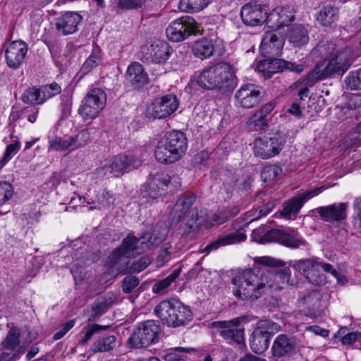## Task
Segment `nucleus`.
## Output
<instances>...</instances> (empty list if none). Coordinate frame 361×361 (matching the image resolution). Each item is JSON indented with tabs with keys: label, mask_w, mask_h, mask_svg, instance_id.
I'll use <instances>...</instances> for the list:
<instances>
[{
	"label": "nucleus",
	"mask_w": 361,
	"mask_h": 361,
	"mask_svg": "<svg viewBox=\"0 0 361 361\" xmlns=\"http://www.w3.org/2000/svg\"><path fill=\"white\" fill-rule=\"evenodd\" d=\"M329 58L319 63L305 78L304 82L313 86L317 82L326 78L342 76L349 68L352 62L353 49L350 47L337 48L329 43L326 48Z\"/></svg>",
	"instance_id": "nucleus-1"
},
{
	"label": "nucleus",
	"mask_w": 361,
	"mask_h": 361,
	"mask_svg": "<svg viewBox=\"0 0 361 361\" xmlns=\"http://www.w3.org/2000/svg\"><path fill=\"white\" fill-rule=\"evenodd\" d=\"M192 80L204 90H216L224 94L231 92L237 86L233 68L226 62L208 66L195 72Z\"/></svg>",
	"instance_id": "nucleus-2"
},
{
	"label": "nucleus",
	"mask_w": 361,
	"mask_h": 361,
	"mask_svg": "<svg viewBox=\"0 0 361 361\" xmlns=\"http://www.w3.org/2000/svg\"><path fill=\"white\" fill-rule=\"evenodd\" d=\"M269 274L246 270L233 279V292L236 298L243 300H257L269 288Z\"/></svg>",
	"instance_id": "nucleus-3"
},
{
	"label": "nucleus",
	"mask_w": 361,
	"mask_h": 361,
	"mask_svg": "<svg viewBox=\"0 0 361 361\" xmlns=\"http://www.w3.org/2000/svg\"><path fill=\"white\" fill-rule=\"evenodd\" d=\"M188 140L179 130L168 132L158 142L154 150L156 159L161 164H172L178 161L185 153Z\"/></svg>",
	"instance_id": "nucleus-4"
},
{
	"label": "nucleus",
	"mask_w": 361,
	"mask_h": 361,
	"mask_svg": "<svg viewBox=\"0 0 361 361\" xmlns=\"http://www.w3.org/2000/svg\"><path fill=\"white\" fill-rule=\"evenodd\" d=\"M154 312L163 324L173 328L187 325L193 317L190 307L176 298L160 302L155 307Z\"/></svg>",
	"instance_id": "nucleus-5"
},
{
	"label": "nucleus",
	"mask_w": 361,
	"mask_h": 361,
	"mask_svg": "<svg viewBox=\"0 0 361 361\" xmlns=\"http://www.w3.org/2000/svg\"><path fill=\"white\" fill-rule=\"evenodd\" d=\"M252 238L253 241L261 244L275 241L293 249L306 247L307 245L306 240L300 233L293 229L283 231L279 228H273L265 231L264 227H259L253 231Z\"/></svg>",
	"instance_id": "nucleus-6"
},
{
	"label": "nucleus",
	"mask_w": 361,
	"mask_h": 361,
	"mask_svg": "<svg viewBox=\"0 0 361 361\" xmlns=\"http://www.w3.org/2000/svg\"><path fill=\"white\" fill-rule=\"evenodd\" d=\"M196 200V196L191 193L182 195L176 201L173 209V221L178 224L181 222L183 233L186 235L195 230V224L198 220L197 210L191 207Z\"/></svg>",
	"instance_id": "nucleus-7"
},
{
	"label": "nucleus",
	"mask_w": 361,
	"mask_h": 361,
	"mask_svg": "<svg viewBox=\"0 0 361 361\" xmlns=\"http://www.w3.org/2000/svg\"><path fill=\"white\" fill-rule=\"evenodd\" d=\"M281 326L279 324L270 319L258 321L250 339L252 350L257 354H262L266 351L269 346L271 336L279 332Z\"/></svg>",
	"instance_id": "nucleus-8"
},
{
	"label": "nucleus",
	"mask_w": 361,
	"mask_h": 361,
	"mask_svg": "<svg viewBox=\"0 0 361 361\" xmlns=\"http://www.w3.org/2000/svg\"><path fill=\"white\" fill-rule=\"evenodd\" d=\"M160 326L158 322L147 320L140 323L128 339L131 348H146L158 341Z\"/></svg>",
	"instance_id": "nucleus-9"
},
{
	"label": "nucleus",
	"mask_w": 361,
	"mask_h": 361,
	"mask_svg": "<svg viewBox=\"0 0 361 361\" xmlns=\"http://www.w3.org/2000/svg\"><path fill=\"white\" fill-rule=\"evenodd\" d=\"M174 180L175 183L179 184L178 177L170 176L164 172H159L150 174L147 182L144 185L141 194L147 201L158 199L166 193L168 185Z\"/></svg>",
	"instance_id": "nucleus-10"
},
{
	"label": "nucleus",
	"mask_w": 361,
	"mask_h": 361,
	"mask_svg": "<svg viewBox=\"0 0 361 361\" xmlns=\"http://www.w3.org/2000/svg\"><path fill=\"white\" fill-rule=\"evenodd\" d=\"M199 32L198 25L195 19L186 16L172 21L166 30V35L170 41L179 42Z\"/></svg>",
	"instance_id": "nucleus-11"
},
{
	"label": "nucleus",
	"mask_w": 361,
	"mask_h": 361,
	"mask_svg": "<svg viewBox=\"0 0 361 361\" xmlns=\"http://www.w3.org/2000/svg\"><path fill=\"white\" fill-rule=\"evenodd\" d=\"M106 95L100 88H94L89 91L78 109L79 114L85 119L96 118L104 108Z\"/></svg>",
	"instance_id": "nucleus-12"
},
{
	"label": "nucleus",
	"mask_w": 361,
	"mask_h": 361,
	"mask_svg": "<svg viewBox=\"0 0 361 361\" xmlns=\"http://www.w3.org/2000/svg\"><path fill=\"white\" fill-rule=\"evenodd\" d=\"M142 252L144 250L140 238H137L134 235H128L123 239L121 245L109 256V259L111 266H117L122 261L123 264L128 265V258L134 257Z\"/></svg>",
	"instance_id": "nucleus-13"
},
{
	"label": "nucleus",
	"mask_w": 361,
	"mask_h": 361,
	"mask_svg": "<svg viewBox=\"0 0 361 361\" xmlns=\"http://www.w3.org/2000/svg\"><path fill=\"white\" fill-rule=\"evenodd\" d=\"M244 320V317H236L228 321H216L212 322L209 326L218 329L220 336L228 343L244 344V329L238 328Z\"/></svg>",
	"instance_id": "nucleus-14"
},
{
	"label": "nucleus",
	"mask_w": 361,
	"mask_h": 361,
	"mask_svg": "<svg viewBox=\"0 0 361 361\" xmlns=\"http://www.w3.org/2000/svg\"><path fill=\"white\" fill-rule=\"evenodd\" d=\"M140 161L133 155L119 154L112 158L109 164L104 165L96 171L98 176H104L111 173L117 174L137 168Z\"/></svg>",
	"instance_id": "nucleus-15"
},
{
	"label": "nucleus",
	"mask_w": 361,
	"mask_h": 361,
	"mask_svg": "<svg viewBox=\"0 0 361 361\" xmlns=\"http://www.w3.org/2000/svg\"><path fill=\"white\" fill-rule=\"evenodd\" d=\"M293 267L300 271L310 283L318 285L322 282V278L319 276L320 270L330 271L331 265L324 263L317 259H306L295 261Z\"/></svg>",
	"instance_id": "nucleus-16"
},
{
	"label": "nucleus",
	"mask_w": 361,
	"mask_h": 361,
	"mask_svg": "<svg viewBox=\"0 0 361 361\" xmlns=\"http://www.w3.org/2000/svg\"><path fill=\"white\" fill-rule=\"evenodd\" d=\"M285 140L279 136L272 137H258L254 141L253 152L257 157L264 159H269L279 154Z\"/></svg>",
	"instance_id": "nucleus-17"
},
{
	"label": "nucleus",
	"mask_w": 361,
	"mask_h": 361,
	"mask_svg": "<svg viewBox=\"0 0 361 361\" xmlns=\"http://www.w3.org/2000/svg\"><path fill=\"white\" fill-rule=\"evenodd\" d=\"M172 52V48L166 42L155 40L143 50L142 61L149 64L165 63Z\"/></svg>",
	"instance_id": "nucleus-18"
},
{
	"label": "nucleus",
	"mask_w": 361,
	"mask_h": 361,
	"mask_svg": "<svg viewBox=\"0 0 361 361\" xmlns=\"http://www.w3.org/2000/svg\"><path fill=\"white\" fill-rule=\"evenodd\" d=\"M178 105L179 102L175 94H166L155 99L148 108V113L154 118H166L177 110Z\"/></svg>",
	"instance_id": "nucleus-19"
},
{
	"label": "nucleus",
	"mask_w": 361,
	"mask_h": 361,
	"mask_svg": "<svg viewBox=\"0 0 361 361\" xmlns=\"http://www.w3.org/2000/svg\"><path fill=\"white\" fill-rule=\"evenodd\" d=\"M268 16L265 6L257 1L246 4L240 11L243 22L250 26H256L264 23L268 24Z\"/></svg>",
	"instance_id": "nucleus-20"
},
{
	"label": "nucleus",
	"mask_w": 361,
	"mask_h": 361,
	"mask_svg": "<svg viewBox=\"0 0 361 361\" xmlns=\"http://www.w3.org/2000/svg\"><path fill=\"white\" fill-rule=\"evenodd\" d=\"M324 190V188L322 186L293 197L284 206L281 213V215L287 219H295L304 203L307 200L320 194Z\"/></svg>",
	"instance_id": "nucleus-21"
},
{
	"label": "nucleus",
	"mask_w": 361,
	"mask_h": 361,
	"mask_svg": "<svg viewBox=\"0 0 361 361\" xmlns=\"http://www.w3.org/2000/svg\"><path fill=\"white\" fill-rule=\"evenodd\" d=\"M27 52V44L22 40L8 44L5 49L6 61L8 67L17 69L23 64Z\"/></svg>",
	"instance_id": "nucleus-22"
},
{
	"label": "nucleus",
	"mask_w": 361,
	"mask_h": 361,
	"mask_svg": "<svg viewBox=\"0 0 361 361\" xmlns=\"http://www.w3.org/2000/svg\"><path fill=\"white\" fill-rule=\"evenodd\" d=\"M284 45L283 36L274 32H267L260 44L259 51L264 58L279 56Z\"/></svg>",
	"instance_id": "nucleus-23"
},
{
	"label": "nucleus",
	"mask_w": 361,
	"mask_h": 361,
	"mask_svg": "<svg viewBox=\"0 0 361 361\" xmlns=\"http://www.w3.org/2000/svg\"><path fill=\"white\" fill-rule=\"evenodd\" d=\"M348 207V202H341L329 206L319 207L314 209V212L318 213L321 219L324 221L334 223L346 219Z\"/></svg>",
	"instance_id": "nucleus-24"
},
{
	"label": "nucleus",
	"mask_w": 361,
	"mask_h": 361,
	"mask_svg": "<svg viewBox=\"0 0 361 361\" xmlns=\"http://www.w3.org/2000/svg\"><path fill=\"white\" fill-rule=\"evenodd\" d=\"M192 52L195 56L204 59L214 55L221 56L223 48L222 44L216 40L202 38L194 44Z\"/></svg>",
	"instance_id": "nucleus-25"
},
{
	"label": "nucleus",
	"mask_w": 361,
	"mask_h": 361,
	"mask_svg": "<svg viewBox=\"0 0 361 361\" xmlns=\"http://www.w3.org/2000/svg\"><path fill=\"white\" fill-rule=\"evenodd\" d=\"M295 20V11L290 6L274 8L268 16V24L272 29L288 26Z\"/></svg>",
	"instance_id": "nucleus-26"
},
{
	"label": "nucleus",
	"mask_w": 361,
	"mask_h": 361,
	"mask_svg": "<svg viewBox=\"0 0 361 361\" xmlns=\"http://www.w3.org/2000/svg\"><path fill=\"white\" fill-rule=\"evenodd\" d=\"M235 97L242 107L250 109L259 103L261 92L254 85L247 84L237 91Z\"/></svg>",
	"instance_id": "nucleus-27"
},
{
	"label": "nucleus",
	"mask_w": 361,
	"mask_h": 361,
	"mask_svg": "<svg viewBox=\"0 0 361 361\" xmlns=\"http://www.w3.org/2000/svg\"><path fill=\"white\" fill-rule=\"evenodd\" d=\"M82 19V16L76 12H66L56 19V30L59 33L63 35L73 34L78 30V26L81 23Z\"/></svg>",
	"instance_id": "nucleus-28"
},
{
	"label": "nucleus",
	"mask_w": 361,
	"mask_h": 361,
	"mask_svg": "<svg viewBox=\"0 0 361 361\" xmlns=\"http://www.w3.org/2000/svg\"><path fill=\"white\" fill-rule=\"evenodd\" d=\"M296 347L295 340L286 334L278 335L274 341L271 353L274 357L290 356Z\"/></svg>",
	"instance_id": "nucleus-29"
},
{
	"label": "nucleus",
	"mask_w": 361,
	"mask_h": 361,
	"mask_svg": "<svg viewBox=\"0 0 361 361\" xmlns=\"http://www.w3.org/2000/svg\"><path fill=\"white\" fill-rule=\"evenodd\" d=\"M340 12L337 6L328 4L322 6L318 11L316 20L322 27H334L339 20Z\"/></svg>",
	"instance_id": "nucleus-30"
},
{
	"label": "nucleus",
	"mask_w": 361,
	"mask_h": 361,
	"mask_svg": "<svg viewBox=\"0 0 361 361\" xmlns=\"http://www.w3.org/2000/svg\"><path fill=\"white\" fill-rule=\"evenodd\" d=\"M126 79L134 88H140L148 82V77L139 63H131L127 69Z\"/></svg>",
	"instance_id": "nucleus-31"
},
{
	"label": "nucleus",
	"mask_w": 361,
	"mask_h": 361,
	"mask_svg": "<svg viewBox=\"0 0 361 361\" xmlns=\"http://www.w3.org/2000/svg\"><path fill=\"white\" fill-rule=\"evenodd\" d=\"M168 234L165 226H156L152 232L143 234L140 238L141 245L144 252L150 249L153 245L160 243Z\"/></svg>",
	"instance_id": "nucleus-32"
},
{
	"label": "nucleus",
	"mask_w": 361,
	"mask_h": 361,
	"mask_svg": "<svg viewBox=\"0 0 361 361\" xmlns=\"http://www.w3.org/2000/svg\"><path fill=\"white\" fill-rule=\"evenodd\" d=\"M287 38L293 47L300 48L308 43L310 39L309 31L304 25L296 24L289 30Z\"/></svg>",
	"instance_id": "nucleus-33"
},
{
	"label": "nucleus",
	"mask_w": 361,
	"mask_h": 361,
	"mask_svg": "<svg viewBox=\"0 0 361 361\" xmlns=\"http://www.w3.org/2000/svg\"><path fill=\"white\" fill-rule=\"evenodd\" d=\"M246 239V235L243 232L236 231L232 233L222 235L216 240L206 246L204 251L209 253L210 251L216 250L221 246L240 243Z\"/></svg>",
	"instance_id": "nucleus-34"
},
{
	"label": "nucleus",
	"mask_w": 361,
	"mask_h": 361,
	"mask_svg": "<svg viewBox=\"0 0 361 361\" xmlns=\"http://www.w3.org/2000/svg\"><path fill=\"white\" fill-rule=\"evenodd\" d=\"M13 195V185L8 182L0 181V215L10 212L11 205L9 201Z\"/></svg>",
	"instance_id": "nucleus-35"
},
{
	"label": "nucleus",
	"mask_w": 361,
	"mask_h": 361,
	"mask_svg": "<svg viewBox=\"0 0 361 361\" xmlns=\"http://www.w3.org/2000/svg\"><path fill=\"white\" fill-rule=\"evenodd\" d=\"M113 303L114 299L111 296L98 298L92 305L91 318H90L89 320L94 321L100 317L106 312Z\"/></svg>",
	"instance_id": "nucleus-36"
},
{
	"label": "nucleus",
	"mask_w": 361,
	"mask_h": 361,
	"mask_svg": "<svg viewBox=\"0 0 361 361\" xmlns=\"http://www.w3.org/2000/svg\"><path fill=\"white\" fill-rule=\"evenodd\" d=\"M116 338L114 336L99 338L94 342L91 350L94 353L110 351L116 346Z\"/></svg>",
	"instance_id": "nucleus-37"
},
{
	"label": "nucleus",
	"mask_w": 361,
	"mask_h": 361,
	"mask_svg": "<svg viewBox=\"0 0 361 361\" xmlns=\"http://www.w3.org/2000/svg\"><path fill=\"white\" fill-rule=\"evenodd\" d=\"M20 344V331L16 328H11L1 343L4 349L11 351H15L18 348H21Z\"/></svg>",
	"instance_id": "nucleus-38"
},
{
	"label": "nucleus",
	"mask_w": 361,
	"mask_h": 361,
	"mask_svg": "<svg viewBox=\"0 0 361 361\" xmlns=\"http://www.w3.org/2000/svg\"><path fill=\"white\" fill-rule=\"evenodd\" d=\"M102 62L101 51L99 48L94 49L82 64L80 71L82 75H85L90 72L94 68L98 66Z\"/></svg>",
	"instance_id": "nucleus-39"
},
{
	"label": "nucleus",
	"mask_w": 361,
	"mask_h": 361,
	"mask_svg": "<svg viewBox=\"0 0 361 361\" xmlns=\"http://www.w3.org/2000/svg\"><path fill=\"white\" fill-rule=\"evenodd\" d=\"M239 212L240 209L238 207L234 206L228 208H225L218 214H212L211 219L214 224H221L224 223L226 221L237 215L239 213Z\"/></svg>",
	"instance_id": "nucleus-40"
},
{
	"label": "nucleus",
	"mask_w": 361,
	"mask_h": 361,
	"mask_svg": "<svg viewBox=\"0 0 361 361\" xmlns=\"http://www.w3.org/2000/svg\"><path fill=\"white\" fill-rule=\"evenodd\" d=\"M321 295L317 291H312L303 298V303L310 310V314L314 315L320 309Z\"/></svg>",
	"instance_id": "nucleus-41"
},
{
	"label": "nucleus",
	"mask_w": 361,
	"mask_h": 361,
	"mask_svg": "<svg viewBox=\"0 0 361 361\" xmlns=\"http://www.w3.org/2000/svg\"><path fill=\"white\" fill-rule=\"evenodd\" d=\"M208 4V0H180L179 8L185 12H197Z\"/></svg>",
	"instance_id": "nucleus-42"
},
{
	"label": "nucleus",
	"mask_w": 361,
	"mask_h": 361,
	"mask_svg": "<svg viewBox=\"0 0 361 361\" xmlns=\"http://www.w3.org/2000/svg\"><path fill=\"white\" fill-rule=\"evenodd\" d=\"M192 348L178 347L171 349L170 352L165 354L162 358L164 361H185V357L182 353H190L195 352Z\"/></svg>",
	"instance_id": "nucleus-43"
},
{
	"label": "nucleus",
	"mask_w": 361,
	"mask_h": 361,
	"mask_svg": "<svg viewBox=\"0 0 361 361\" xmlns=\"http://www.w3.org/2000/svg\"><path fill=\"white\" fill-rule=\"evenodd\" d=\"M40 91L41 99L39 103H44L48 99L59 94L61 88L56 82H52L49 85H43L39 88Z\"/></svg>",
	"instance_id": "nucleus-44"
},
{
	"label": "nucleus",
	"mask_w": 361,
	"mask_h": 361,
	"mask_svg": "<svg viewBox=\"0 0 361 361\" xmlns=\"http://www.w3.org/2000/svg\"><path fill=\"white\" fill-rule=\"evenodd\" d=\"M281 173L282 169L279 165L268 164L263 167L261 171V178L264 182L271 181Z\"/></svg>",
	"instance_id": "nucleus-45"
},
{
	"label": "nucleus",
	"mask_w": 361,
	"mask_h": 361,
	"mask_svg": "<svg viewBox=\"0 0 361 361\" xmlns=\"http://www.w3.org/2000/svg\"><path fill=\"white\" fill-rule=\"evenodd\" d=\"M22 101L25 104H40L41 99L40 91L35 87L27 89L21 96Z\"/></svg>",
	"instance_id": "nucleus-46"
},
{
	"label": "nucleus",
	"mask_w": 361,
	"mask_h": 361,
	"mask_svg": "<svg viewBox=\"0 0 361 361\" xmlns=\"http://www.w3.org/2000/svg\"><path fill=\"white\" fill-rule=\"evenodd\" d=\"M90 141V133L87 130H83L75 137H71L72 150L82 147Z\"/></svg>",
	"instance_id": "nucleus-47"
},
{
	"label": "nucleus",
	"mask_w": 361,
	"mask_h": 361,
	"mask_svg": "<svg viewBox=\"0 0 361 361\" xmlns=\"http://www.w3.org/2000/svg\"><path fill=\"white\" fill-rule=\"evenodd\" d=\"M20 148V142L16 140L13 143L8 145L4 154V157L0 160V169L11 160V159L18 152Z\"/></svg>",
	"instance_id": "nucleus-48"
},
{
	"label": "nucleus",
	"mask_w": 361,
	"mask_h": 361,
	"mask_svg": "<svg viewBox=\"0 0 361 361\" xmlns=\"http://www.w3.org/2000/svg\"><path fill=\"white\" fill-rule=\"evenodd\" d=\"M92 202H97L99 204V208L109 207L114 202V198L109 191L106 190H101L97 192L95 200Z\"/></svg>",
	"instance_id": "nucleus-49"
},
{
	"label": "nucleus",
	"mask_w": 361,
	"mask_h": 361,
	"mask_svg": "<svg viewBox=\"0 0 361 361\" xmlns=\"http://www.w3.org/2000/svg\"><path fill=\"white\" fill-rule=\"evenodd\" d=\"M247 124L250 127L257 128L256 130H262L267 126L268 119L257 111L249 118Z\"/></svg>",
	"instance_id": "nucleus-50"
},
{
	"label": "nucleus",
	"mask_w": 361,
	"mask_h": 361,
	"mask_svg": "<svg viewBox=\"0 0 361 361\" xmlns=\"http://www.w3.org/2000/svg\"><path fill=\"white\" fill-rule=\"evenodd\" d=\"M50 147L59 151H63L68 148L72 149L71 137H56L50 142Z\"/></svg>",
	"instance_id": "nucleus-51"
},
{
	"label": "nucleus",
	"mask_w": 361,
	"mask_h": 361,
	"mask_svg": "<svg viewBox=\"0 0 361 361\" xmlns=\"http://www.w3.org/2000/svg\"><path fill=\"white\" fill-rule=\"evenodd\" d=\"M345 82L351 90L361 89V68L351 72L346 78Z\"/></svg>",
	"instance_id": "nucleus-52"
},
{
	"label": "nucleus",
	"mask_w": 361,
	"mask_h": 361,
	"mask_svg": "<svg viewBox=\"0 0 361 361\" xmlns=\"http://www.w3.org/2000/svg\"><path fill=\"white\" fill-rule=\"evenodd\" d=\"M171 248V245L170 243H165L163 245L157 258L158 266H164L166 263L170 260L171 252L169 250Z\"/></svg>",
	"instance_id": "nucleus-53"
},
{
	"label": "nucleus",
	"mask_w": 361,
	"mask_h": 361,
	"mask_svg": "<svg viewBox=\"0 0 361 361\" xmlns=\"http://www.w3.org/2000/svg\"><path fill=\"white\" fill-rule=\"evenodd\" d=\"M269 59V69L268 75L269 78L272 77L273 74L283 71L282 63H283V59L273 58H268Z\"/></svg>",
	"instance_id": "nucleus-54"
},
{
	"label": "nucleus",
	"mask_w": 361,
	"mask_h": 361,
	"mask_svg": "<svg viewBox=\"0 0 361 361\" xmlns=\"http://www.w3.org/2000/svg\"><path fill=\"white\" fill-rule=\"evenodd\" d=\"M139 284V279L134 276H128L123 281L122 290L126 293H130Z\"/></svg>",
	"instance_id": "nucleus-55"
},
{
	"label": "nucleus",
	"mask_w": 361,
	"mask_h": 361,
	"mask_svg": "<svg viewBox=\"0 0 361 361\" xmlns=\"http://www.w3.org/2000/svg\"><path fill=\"white\" fill-rule=\"evenodd\" d=\"M145 0H118V6L122 9H133L142 7Z\"/></svg>",
	"instance_id": "nucleus-56"
},
{
	"label": "nucleus",
	"mask_w": 361,
	"mask_h": 361,
	"mask_svg": "<svg viewBox=\"0 0 361 361\" xmlns=\"http://www.w3.org/2000/svg\"><path fill=\"white\" fill-rule=\"evenodd\" d=\"M150 263V258L147 257H142L132 264L130 266V271L139 273L146 269Z\"/></svg>",
	"instance_id": "nucleus-57"
},
{
	"label": "nucleus",
	"mask_w": 361,
	"mask_h": 361,
	"mask_svg": "<svg viewBox=\"0 0 361 361\" xmlns=\"http://www.w3.org/2000/svg\"><path fill=\"white\" fill-rule=\"evenodd\" d=\"M107 326H100L99 324H93L92 325L89 329L86 331L83 338L79 341V344L85 345L86 344L92 337L94 334L99 330L107 329Z\"/></svg>",
	"instance_id": "nucleus-58"
},
{
	"label": "nucleus",
	"mask_w": 361,
	"mask_h": 361,
	"mask_svg": "<svg viewBox=\"0 0 361 361\" xmlns=\"http://www.w3.org/2000/svg\"><path fill=\"white\" fill-rule=\"evenodd\" d=\"M23 350L22 348H18L15 351L11 352H2L0 354V361H16L19 358V355L21 353H23Z\"/></svg>",
	"instance_id": "nucleus-59"
},
{
	"label": "nucleus",
	"mask_w": 361,
	"mask_h": 361,
	"mask_svg": "<svg viewBox=\"0 0 361 361\" xmlns=\"http://www.w3.org/2000/svg\"><path fill=\"white\" fill-rule=\"evenodd\" d=\"M171 284L170 280L166 277L157 283H156L153 288L152 290L154 293L157 294H163L165 290Z\"/></svg>",
	"instance_id": "nucleus-60"
},
{
	"label": "nucleus",
	"mask_w": 361,
	"mask_h": 361,
	"mask_svg": "<svg viewBox=\"0 0 361 361\" xmlns=\"http://www.w3.org/2000/svg\"><path fill=\"white\" fill-rule=\"evenodd\" d=\"M283 63H282L283 71V70H289L293 72H295L297 73H300L302 72L305 69V66L302 63L298 64L295 62L288 61L283 60Z\"/></svg>",
	"instance_id": "nucleus-61"
},
{
	"label": "nucleus",
	"mask_w": 361,
	"mask_h": 361,
	"mask_svg": "<svg viewBox=\"0 0 361 361\" xmlns=\"http://www.w3.org/2000/svg\"><path fill=\"white\" fill-rule=\"evenodd\" d=\"M353 207L357 210V216L355 219V226L361 231V197H357L354 202Z\"/></svg>",
	"instance_id": "nucleus-62"
},
{
	"label": "nucleus",
	"mask_w": 361,
	"mask_h": 361,
	"mask_svg": "<svg viewBox=\"0 0 361 361\" xmlns=\"http://www.w3.org/2000/svg\"><path fill=\"white\" fill-rule=\"evenodd\" d=\"M256 262L260 264L270 267H275L281 265V262L279 261L267 256L258 257L256 259Z\"/></svg>",
	"instance_id": "nucleus-63"
},
{
	"label": "nucleus",
	"mask_w": 361,
	"mask_h": 361,
	"mask_svg": "<svg viewBox=\"0 0 361 361\" xmlns=\"http://www.w3.org/2000/svg\"><path fill=\"white\" fill-rule=\"evenodd\" d=\"M274 280H281L283 283H290V274L288 269H284L279 271H277L274 275Z\"/></svg>",
	"instance_id": "nucleus-64"
}]
</instances>
